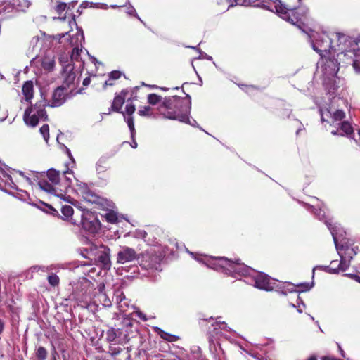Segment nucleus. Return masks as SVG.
<instances>
[{
    "label": "nucleus",
    "instance_id": "obj_1",
    "mask_svg": "<svg viewBox=\"0 0 360 360\" xmlns=\"http://www.w3.org/2000/svg\"><path fill=\"white\" fill-rule=\"evenodd\" d=\"M191 101L189 95L185 97L173 96L165 97L158 107V111L164 117L182 122H189Z\"/></svg>",
    "mask_w": 360,
    "mask_h": 360
},
{
    "label": "nucleus",
    "instance_id": "obj_2",
    "mask_svg": "<svg viewBox=\"0 0 360 360\" xmlns=\"http://www.w3.org/2000/svg\"><path fill=\"white\" fill-rule=\"evenodd\" d=\"M27 180L30 184H37L46 192L55 193V186L60 184V172L53 168L48 169L46 174L33 172L32 177H27Z\"/></svg>",
    "mask_w": 360,
    "mask_h": 360
},
{
    "label": "nucleus",
    "instance_id": "obj_3",
    "mask_svg": "<svg viewBox=\"0 0 360 360\" xmlns=\"http://www.w3.org/2000/svg\"><path fill=\"white\" fill-rule=\"evenodd\" d=\"M215 265L219 269H222L228 274H238L247 276L250 275L252 269L240 262V259H228L225 257H217L215 259Z\"/></svg>",
    "mask_w": 360,
    "mask_h": 360
},
{
    "label": "nucleus",
    "instance_id": "obj_4",
    "mask_svg": "<svg viewBox=\"0 0 360 360\" xmlns=\"http://www.w3.org/2000/svg\"><path fill=\"white\" fill-rule=\"evenodd\" d=\"M276 9L282 18L288 20L300 29H302L304 27L306 12L304 8H292L280 1V4L276 6Z\"/></svg>",
    "mask_w": 360,
    "mask_h": 360
},
{
    "label": "nucleus",
    "instance_id": "obj_5",
    "mask_svg": "<svg viewBox=\"0 0 360 360\" xmlns=\"http://www.w3.org/2000/svg\"><path fill=\"white\" fill-rule=\"evenodd\" d=\"M313 49L317 52L321 58L326 61H331L334 58L333 51H335L332 45V39L326 33L317 34L312 43Z\"/></svg>",
    "mask_w": 360,
    "mask_h": 360
},
{
    "label": "nucleus",
    "instance_id": "obj_6",
    "mask_svg": "<svg viewBox=\"0 0 360 360\" xmlns=\"http://www.w3.org/2000/svg\"><path fill=\"white\" fill-rule=\"evenodd\" d=\"M162 257L153 250H147L143 253L139 254L138 261L140 266L143 269L148 270L157 269L160 266Z\"/></svg>",
    "mask_w": 360,
    "mask_h": 360
},
{
    "label": "nucleus",
    "instance_id": "obj_7",
    "mask_svg": "<svg viewBox=\"0 0 360 360\" xmlns=\"http://www.w3.org/2000/svg\"><path fill=\"white\" fill-rule=\"evenodd\" d=\"M77 193L82 196V199L89 203L96 204L101 206L107 205L106 200L98 195L92 191L86 183L81 182L77 184Z\"/></svg>",
    "mask_w": 360,
    "mask_h": 360
},
{
    "label": "nucleus",
    "instance_id": "obj_8",
    "mask_svg": "<svg viewBox=\"0 0 360 360\" xmlns=\"http://www.w3.org/2000/svg\"><path fill=\"white\" fill-rule=\"evenodd\" d=\"M74 64L68 63L67 65H63L61 72L63 83L60 86H63L66 90L70 89V93H72L75 89L76 83V72L74 70Z\"/></svg>",
    "mask_w": 360,
    "mask_h": 360
},
{
    "label": "nucleus",
    "instance_id": "obj_9",
    "mask_svg": "<svg viewBox=\"0 0 360 360\" xmlns=\"http://www.w3.org/2000/svg\"><path fill=\"white\" fill-rule=\"evenodd\" d=\"M77 225H82L84 229L91 233H96L101 229L100 221L94 214L89 211L82 212Z\"/></svg>",
    "mask_w": 360,
    "mask_h": 360
},
{
    "label": "nucleus",
    "instance_id": "obj_10",
    "mask_svg": "<svg viewBox=\"0 0 360 360\" xmlns=\"http://www.w3.org/2000/svg\"><path fill=\"white\" fill-rule=\"evenodd\" d=\"M357 56V52L353 49L340 52L338 54V58L345 63H352L355 72L360 73V59L356 58Z\"/></svg>",
    "mask_w": 360,
    "mask_h": 360
},
{
    "label": "nucleus",
    "instance_id": "obj_11",
    "mask_svg": "<svg viewBox=\"0 0 360 360\" xmlns=\"http://www.w3.org/2000/svg\"><path fill=\"white\" fill-rule=\"evenodd\" d=\"M255 286L257 288L266 291H271L274 288L276 283L271 278L264 273H257L253 277Z\"/></svg>",
    "mask_w": 360,
    "mask_h": 360
},
{
    "label": "nucleus",
    "instance_id": "obj_12",
    "mask_svg": "<svg viewBox=\"0 0 360 360\" xmlns=\"http://www.w3.org/2000/svg\"><path fill=\"white\" fill-rule=\"evenodd\" d=\"M68 96V90L63 86H58L54 89L49 106L51 108L60 107L64 104Z\"/></svg>",
    "mask_w": 360,
    "mask_h": 360
},
{
    "label": "nucleus",
    "instance_id": "obj_13",
    "mask_svg": "<svg viewBox=\"0 0 360 360\" xmlns=\"http://www.w3.org/2000/svg\"><path fill=\"white\" fill-rule=\"evenodd\" d=\"M139 256V255L136 253L134 249L124 246L117 253V262L122 264L131 262L136 259L138 260Z\"/></svg>",
    "mask_w": 360,
    "mask_h": 360
},
{
    "label": "nucleus",
    "instance_id": "obj_14",
    "mask_svg": "<svg viewBox=\"0 0 360 360\" xmlns=\"http://www.w3.org/2000/svg\"><path fill=\"white\" fill-rule=\"evenodd\" d=\"M108 353L113 360H129L131 357L128 348L117 346V344H110Z\"/></svg>",
    "mask_w": 360,
    "mask_h": 360
},
{
    "label": "nucleus",
    "instance_id": "obj_15",
    "mask_svg": "<svg viewBox=\"0 0 360 360\" xmlns=\"http://www.w3.org/2000/svg\"><path fill=\"white\" fill-rule=\"evenodd\" d=\"M135 110V105L131 103H127L125 106V111L124 112V114H122L124 116V120L127 123L132 136L135 134L134 120L132 116Z\"/></svg>",
    "mask_w": 360,
    "mask_h": 360
},
{
    "label": "nucleus",
    "instance_id": "obj_16",
    "mask_svg": "<svg viewBox=\"0 0 360 360\" xmlns=\"http://www.w3.org/2000/svg\"><path fill=\"white\" fill-rule=\"evenodd\" d=\"M39 119L41 118L33 112L32 105L25 110L23 120L27 125L34 127L38 124Z\"/></svg>",
    "mask_w": 360,
    "mask_h": 360
},
{
    "label": "nucleus",
    "instance_id": "obj_17",
    "mask_svg": "<svg viewBox=\"0 0 360 360\" xmlns=\"http://www.w3.org/2000/svg\"><path fill=\"white\" fill-rule=\"evenodd\" d=\"M128 94L127 89H123L121 91L119 95H116L113 99L111 109L112 111L117 112H121L124 114V112L121 111L122 107L125 101V97Z\"/></svg>",
    "mask_w": 360,
    "mask_h": 360
},
{
    "label": "nucleus",
    "instance_id": "obj_18",
    "mask_svg": "<svg viewBox=\"0 0 360 360\" xmlns=\"http://www.w3.org/2000/svg\"><path fill=\"white\" fill-rule=\"evenodd\" d=\"M46 105H49L46 101L44 99H41L37 102L33 108V112L37 115L41 120L44 121L48 120V115L45 110Z\"/></svg>",
    "mask_w": 360,
    "mask_h": 360
},
{
    "label": "nucleus",
    "instance_id": "obj_19",
    "mask_svg": "<svg viewBox=\"0 0 360 360\" xmlns=\"http://www.w3.org/2000/svg\"><path fill=\"white\" fill-rule=\"evenodd\" d=\"M212 326L213 327V330L212 332L209 333L207 337L210 347L212 345H214V334L217 335L219 333V330L228 331L229 328L226 323H225L224 321H216Z\"/></svg>",
    "mask_w": 360,
    "mask_h": 360
},
{
    "label": "nucleus",
    "instance_id": "obj_20",
    "mask_svg": "<svg viewBox=\"0 0 360 360\" xmlns=\"http://www.w3.org/2000/svg\"><path fill=\"white\" fill-rule=\"evenodd\" d=\"M98 293L95 295L98 301L105 307H110L112 305L111 300L105 292V284L103 283L98 285Z\"/></svg>",
    "mask_w": 360,
    "mask_h": 360
},
{
    "label": "nucleus",
    "instance_id": "obj_21",
    "mask_svg": "<svg viewBox=\"0 0 360 360\" xmlns=\"http://www.w3.org/2000/svg\"><path fill=\"white\" fill-rule=\"evenodd\" d=\"M325 116L330 117L333 119V122H334L342 120L345 117V113L342 110H337L333 114L328 110H326V112L321 111V119L322 122H328Z\"/></svg>",
    "mask_w": 360,
    "mask_h": 360
},
{
    "label": "nucleus",
    "instance_id": "obj_22",
    "mask_svg": "<svg viewBox=\"0 0 360 360\" xmlns=\"http://www.w3.org/2000/svg\"><path fill=\"white\" fill-rule=\"evenodd\" d=\"M61 212L65 217L72 221V224H78V220L75 217L74 210L72 206L68 205L63 206L61 208Z\"/></svg>",
    "mask_w": 360,
    "mask_h": 360
},
{
    "label": "nucleus",
    "instance_id": "obj_23",
    "mask_svg": "<svg viewBox=\"0 0 360 360\" xmlns=\"http://www.w3.org/2000/svg\"><path fill=\"white\" fill-rule=\"evenodd\" d=\"M55 65L56 62L54 56L46 54L43 57L41 60V66L45 70L49 72L53 70Z\"/></svg>",
    "mask_w": 360,
    "mask_h": 360
},
{
    "label": "nucleus",
    "instance_id": "obj_24",
    "mask_svg": "<svg viewBox=\"0 0 360 360\" xmlns=\"http://www.w3.org/2000/svg\"><path fill=\"white\" fill-rule=\"evenodd\" d=\"M22 91L27 101L31 100L34 94V85L32 81H27L24 83Z\"/></svg>",
    "mask_w": 360,
    "mask_h": 360
},
{
    "label": "nucleus",
    "instance_id": "obj_25",
    "mask_svg": "<svg viewBox=\"0 0 360 360\" xmlns=\"http://www.w3.org/2000/svg\"><path fill=\"white\" fill-rule=\"evenodd\" d=\"M122 73L119 70H113L108 74V79L104 82L103 86L106 89L108 86H114L115 81L119 79Z\"/></svg>",
    "mask_w": 360,
    "mask_h": 360
},
{
    "label": "nucleus",
    "instance_id": "obj_26",
    "mask_svg": "<svg viewBox=\"0 0 360 360\" xmlns=\"http://www.w3.org/2000/svg\"><path fill=\"white\" fill-rule=\"evenodd\" d=\"M340 256L348 259V260H351L354 256L352 245H343L340 249Z\"/></svg>",
    "mask_w": 360,
    "mask_h": 360
},
{
    "label": "nucleus",
    "instance_id": "obj_27",
    "mask_svg": "<svg viewBox=\"0 0 360 360\" xmlns=\"http://www.w3.org/2000/svg\"><path fill=\"white\" fill-rule=\"evenodd\" d=\"M119 330L111 327L106 331V341L110 344H116Z\"/></svg>",
    "mask_w": 360,
    "mask_h": 360
},
{
    "label": "nucleus",
    "instance_id": "obj_28",
    "mask_svg": "<svg viewBox=\"0 0 360 360\" xmlns=\"http://www.w3.org/2000/svg\"><path fill=\"white\" fill-rule=\"evenodd\" d=\"M115 297H116V302L117 304V307L120 312H125L124 307L122 305V302L124 301L126 299L125 295L123 292L117 290L115 293Z\"/></svg>",
    "mask_w": 360,
    "mask_h": 360
},
{
    "label": "nucleus",
    "instance_id": "obj_29",
    "mask_svg": "<svg viewBox=\"0 0 360 360\" xmlns=\"http://www.w3.org/2000/svg\"><path fill=\"white\" fill-rule=\"evenodd\" d=\"M110 249L108 248H105V250L102 251L98 256V261L102 263L104 266H107L110 262L109 256Z\"/></svg>",
    "mask_w": 360,
    "mask_h": 360
},
{
    "label": "nucleus",
    "instance_id": "obj_30",
    "mask_svg": "<svg viewBox=\"0 0 360 360\" xmlns=\"http://www.w3.org/2000/svg\"><path fill=\"white\" fill-rule=\"evenodd\" d=\"M13 4L20 11H25L27 9L31 3L29 0H13Z\"/></svg>",
    "mask_w": 360,
    "mask_h": 360
},
{
    "label": "nucleus",
    "instance_id": "obj_31",
    "mask_svg": "<svg viewBox=\"0 0 360 360\" xmlns=\"http://www.w3.org/2000/svg\"><path fill=\"white\" fill-rule=\"evenodd\" d=\"M102 217H105L106 221L110 224H115L118 220L117 212L112 210H107L104 214H102Z\"/></svg>",
    "mask_w": 360,
    "mask_h": 360
},
{
    "label": "nucleus",
    "instance_id": "obj_32",
    "mask_svg": "<svg viewBox=\"0 0 360 360\" xmlns=\"http://www.w3.org/2000/svg\"><path fill=\"white\" fill-rule=\"evenodd\" d=\"M158 335L161 338L168 341V342H175L178 340L179 338L174 335L170 334L167 332H165L161 329H159Z\"/></svg>",
    "mask_w": 360,
    "mask_h": 360
},
{
    "label": "nucleus",
    "instance_id": "obj_33",
    "mask_svg": "<svg viewBox=\"0 0 360 360\" xmlns=\"http://www.w3.org/2000/svg\"><path fill=\"white\" fill-rule=\"evenodd\" d=\"M340 129L347 136L352 135L354 133L353 127L349 122L344 121L340 124Z\"/></svg>",
    "mask_w": 360,
    "mask_h": 360
},
{
    "label": "nucleus",
    "instance_id": "obj_34",
    "mask_svg": "<svg viewBox=\"0 0 360 360\" xmlns=\"http://www.w3.org/2000/svg\"><path fill=\"white\" fill-rule=\"evenodd\" d=\"M35 354L38 360H46L48 356V352L45 347L39 346L36 349Z\"/></svg>",
    "mask_w": 360,
    "mask_h": 360
},
{
    "label": "nucleus",
    "instance_id": "obj_35",
    "mask_svg": "<svg viewBox=\"0 0 360 360\" xmlns=\"http://www.w3.org/2000/svg\"><path fill=\"white\" fill-rule=\"evenodd\" d=\"M47 280H48L49 283L52 287L58 286L59 285V283H60L59 277L56 274H54V273L50 274L48 276V277H47Z\"/></svg>",
    "mask_w": 360,
    "mask_h": 360
},
{
    "label": "nucleus",
    "instance_id": "obj_36",
    "mask_svg": "<svg viewBox=\"0 0 360 360\" xmlns=\"http://www.w3.org/2000/svg\"><path fill=\"white\" fill-rule=\"evenodd\" d=\"M341 259L338 264V271H345L349 266V262L350 260H348V259L344 258L343 257H340Z\"/></svg>",
    "mask_w": 360,
    "mask_h": 360
},
{
    "label": "nucleus",
    "instance_id": "obj_37",
    "mask_svg": "<svg viewBox=\"0 0 360 360\" xmlns=\"http://www.w3.org/2000/svg\"><path fill=\"white\" fill-rule=\"evenodd\" d=\"M162 97L155 94H150L148 95V102L150 105H156L160 102Z\"/></svg>",
    "mask_w": 360,
    "mask_h": 360
},
{
    "label": "nucleus",
    "instance_id": "obj_38",
    "mask_svg": "<svg viewBox=\"0 0 360 360\" xmlns=\"http://www.w3.org/2000/svg\"><path fill=\"white\" fill-rule=\"evenodd\" d=\"M108 167L107 160L105 158H101L96 164V170L98 172H102L105 169Z\"/></svg>",
    "mask_w": 360,
    "mask_h": 360
},
{
    "label": "nucleus",
    "instance_id": "obj_39",
    "mask_svg": "<svg viewBox=\"0 0 360 360\" xmlns=\"http://www.w3.org/2000/svg\"><path fill=\"white\" fill-rule=\"evenodd\" d=\"M41 134L43 136L44 139L47 143L49 139V126L48 124H44L39 129Z\"/></svg>",
    "mask_w": 360,
    "mask_h": 360
},
{
    "label": "nucleus",
    "instance_id": "obj_40",
    "mask_svg": "<svg viewBox=\"0 0 360 360\" xmlns=\"http://www.w3.org/2000/svg\"><path fill=\"white\" fill-rule=\"evenodd\" d=\"M81 49L77 47L73 48L72 50V53L70 55L71 63L72 61L76 60L78 61L80 58V52Z\"/></svg>",
    "mask_w": 360,
    "mask_h": 360
},
{
    "label": "nucleus",
    "instance_id": "obj_41",
    "mask_svg": "<svg viewBox=\"0 0 360 360\" xmlns=\"http://www.w3.org/2000/svg\"><path fill=\"white\" fill-rule=\"evenodd\" d=\"M151 111V108L149 105L143 106L139 110L138 114L140 116H149Z\"/></svg>",
    "mask_w": 360,
    "mask_h": 360
},
{
    "label": "nucleus",
    "instance_id": "obj_42",
    "mask_svg": "<svg viewBox=\"0 0 360 360\" xmlns=\"http://www.w3.org/2000/svg\"><path fill=\"white\" fill-rule=\"evenodd\" d=\"M337 261H332L330 265L329 266H326L325 269L330 273H337L338 272V266L336 267Z\"/></svg>",
    "mask_w": 360,
    "mask_h": 360
},
{
    "label": "nucleus",
    "instance_id": "obj_43",
    "mask_svg": "<svg viewBox=\"0 0 360 360\" xmlns=\"http://www.w3.org/2000/svg\"><path fill=\"white\" fill-rule=\"evenodd\" d=\"M238 86L245 92H249L250 90L256 89L259 90V88L255 85H246V84H238Z\"/></svg>",
    "mask_w": 360,
    "mask_h": 360
},
{
    "label": "nucleus",
    "instance_id": "obj_44",
    "mask_svg": "<svg viewBox=\"0 0 360 360\" xmlns=\"http://www.w3.org/2000/svg\"><path fill=\"white\" fill-rule=\"evenodd\" d=\"M66 7H67V4L65 3H59L56 7V11L60 15L65 9H66Z\"/></svg>",
    "mask_w": 360,
    "mask_h": 360
},
{
    "label": "nucleus",
    "instance_id": "obj_45",
    "mask_svg": "<svg viewBox=\"0 0 360 360\" xmlns=\"http://www.w3.org/2000/svg\"><path fill=\"white\" fill-rule=\"evenodd\" d=\"M63 174L65 177L67 186H69L71 183V179L69 178V176H67L66 175L67 174H72V172L70 171L69 169H68L67 170L63 172Z\"/></svg>",
    "mask_w": 360,
    "mask_h": 360
},
{
    "label": "nucleus",
    "instance_id": "obj_46",
    "mask_svg": "<svg viewBox=\"0 0 360 360\" xmlns=\"http://www.w3.org/2000/svg\"><path fill=\"white\" fill-rule=\"evenodd\" d=\"M321 360H342V359H338V358L335 357L334 356L327 355V356H323L321 358Z\"/></svg>",
    "mask_w": 360,
    "mask_h": 360
},
{
    "label": "nucleus",
    "instance_id": "obj_47",
    "mask_svg": "<svg viewBox=\"0 0 360 360\" xmlns=\"http://www.w3.org/2000/svg\"><path fill=\"white\" fill-rule=\"evenodd\" d=\"M339 352L342 358L346 359V353L339 343H337Z\"/></svg>",
    "mask_w": 360,
    "mask_h": 360
},
{
    "label": "nucleus",
    "instance_id": "obj_48",
    "mask_svg": "<svg viewBox=\"0 0 360 360\" xmlns=\"http://www.w3.org/2000/svg\"><path fill=\"white\" fill-rule=\"evenodd\" d=\"M90 82H91V78H90V77H87L83 80L82 85L84 87H86L89 85Z\"/></svg>",
    "mask_w": 360,
    "mask_h": 360
},
{
    "label": "nucleus",
    "instance_id": "obj_49",
    "mask_svg": "<svg viewBox=\"0 0 360 360\" xmlns=\"http://www.w3.org/2000/svg\"><path fill=\"white\" fill-rule=\"evenodd\" d=\"M5 328V323L0 319V335L3 333Z\"/></svg>",
    "mask_w": 360,
    "mask_h": 360
},
{
    "label": "nucleus",
    "instance_id": "obj_50",
    "mask_svg": "<svg viewBox=\"0 0 360 360\" xmlns=\"http://www.w3.org/2000/svg\"><path fill=\"white\" fill-rule=\"evenodd\" d=\"M123 323L127 326H132V322L130 319H124V321H123Z\"/></svg>",
    "mask_w": 360,
    "mask_h": 360
},
{
    "label": "nucleus",
    "instance_id": "obj_51",
    "mask_svg": "<svg viewBox=\"0 0 360 360\" xmlns=\"http://www.w3.org/2000/svg\"><path fill=\"white\" fill-rule=\"evenodd\" d=\"M335 37L338 39V40H342V39L345 40V38H346L345 34H342L340 33H336Z\"/></svg>",
    "mask_w": 360,
    "mask_h": 360
},
{
    "label": "nucleus",
    "instance_id": "obj_52",
    "mask_svg": "<svg viewBox=\"0 0 360 360\" xmlns=\"http://www.w3.org/2000/svg\"><path fill=\"white\" fill-rule=\"evenodd\" d=\"M65 152H66L67 155H68V157L70 158V159L73 162H75V160H74V159H73V157H72V154H71V152H70V149H69V148H66V150H65Z\"/></svg>",
    "mask_w": 360,
    "mask_h": 360
},
{
    "label": "nucleus",
    "instance_id": "obj_53",
    "mask_svg": "<svg viewBox=\"0 0 360 360\" xmlns=\"http://www.w3.org/2000/svg\"><path fill=\"white\" fill-rule=\"evenodd\" d=\"M127 3V1L126 0H124L122 1V2H120V4H115V5H112L111 6L113 7V8H115V7H121V6H124L125 5V4Z\"/></svg>",
    "mask_w": 360,
    "mask_h": 360
},
{
    "label": "nucleus",
    "instance_id": "obj_54",
    "mask_svg": "<svg viewBox=\"0 0 360 360\" xmlns=\"http://www.w3.org/2000/svg\"><path fill=\"white\" fill-rule=\"evenodd\" d=\"M352 248H353V251L354 253V256L357 254V252L359 251L358 246H352Z\"/></svg>",
    "mask_w": 360,
    "mask_h": 360
},
{
    "label": "nucleus",
    "instance_id": "obj_55",
    "mask_svg": "<svg viewBox=\"0 0 360 360\" xmlns=\"http://www.w3.org/2000/svg\"><path fill=\"white\" fill-rule=\"evenodd\" d=\"M122 305L124 307L125 311H127V308H128V307H129V304H128L127 300H125L124 301L122 302Z\"/></svg>",
    "mask_w": 360,
    "mask_h": 360
},
{
    "label": "nucleus",
    "instance_id": "obj_56",
    "mask_svg": "<svg viewBox=\"0 0 360 360\" xmlns=\"http://www.w3.org/2000/svg\"><path fill=\"white\" fill-rule=\"evenodd\" d=\"M307 360H317V357L315 355H311Z\"/></svg>",
    "mask_w": 360,
    "mask_h": 360
},
{
    "label": "nucleus",
    "instance_id": "obj_57",
    "mask_svg": "<svg viewBox=\"0 0 360 360\" xmlns=\"http://www.w3.org/2000/svg\"><path fill=\"white\" fill-rule=\"evenodd\" d=\"M235 2L236 4H243L244 3V1L243 0H235Z\"/></svg>",
    "mask_w": 360,
    "mask_h": 360
},
{
    "label": "nucleus",
    "instance_id": "obj_58",
    "mask_svg": "<svg viewBox=\"0 0 360 360\" xmlns=\"http://www.w3.org/2000/svg\"><path fill=\"white\" fill-rule=\"evenodd\" d=\"M95 360H109L105 357H100V356H97L95 358Z\"/></svg>",
    "mask_w": 360,
    "mask_h": 360
},
{
    "label": "nucleus",
    "instance_id": "obj_59",
    "mask_svg": "<svg viewBox=\"0 0 360 360\" xmlns=\"http://www.w3.org/2000/svg\"><path fill=\"white\" fill-rule=\"evenodd\" d=\"M354 276L356 281H358L359 283H360V276L358 275H354Z\"/></svg>",
    "mask_w": 360,
    "mask_h": 360
},
{
    "label": "nucleus",
    "instance_id": "obj_60",
    "mask_svg": "<svg viewBox=\"0 0 360 360\" xmlns=\"http://www.w3.org/2000/svg\"><path fill=\"white\" fill-rule=\"evenodd\" d=\"M64 60H65V58H63V57H60V63L63 65V63H65V62Z\"/></svg>",
    "mask_w": 360,
    "mask_h": 360
},
{
    "label": "nucleus",
    "instance_id": "obj_61",
    "mask_svg": "<svg viewBox=\"0 0 360 360\" xmlns=\"http://www.w3.org/2000/svg\"><path fill=\"white\" fill-rule=\"evenodd\" d=\"M56 350H54V353L52 354V359L51 360H56Z\"/></svg>",
    "mask_w": 360,
    "mask_h": 360
},
{
    "label": "nucleus",
    "instance_id": "obj_62",
    "mask_svg": "<svg viewBox=\"0 0 360 360\" xmlns=\"http://www.w3.org/2000/svg\"><path fill=\"white\" fill-rule=\"evenodd\" d=\"M331 134H333V135H338V130H333L331 131Z\"/></svg>",
    "mask_w": 360,
    "mask_h": 360
},
{
    "label": "nucleus",
    "instance_id": "obj_63",
    "mask_svg": "<svg viewBox=\"0 0 360 360\" xmlns=\"http://www.w3.org/2000/svg\"><path fill=\"white\" fill-rule=\"evenodd\" d=\"M202 319H203V320H205V321H208V320H213L214 319H213V317H212V316H210L209 319H207V318H203Z\"/></svg>",
    "mask_w": 360,
    "mask_h": 360
},
{
    "label": "nucleus",
    "instance_id": "obj_64",
    "mask_svg": "<svg viewBox=\"0 0 360 360\" xmlns=\"http://www.w3.org/2000/svg\"><path fill=\"white\" fill-rule=\"evenodd\" d=\"M160 89L162 90V91H167L169 89L168 88H166V87H160Z\"/></svg>",
    "mask_w": 360,
    "mask_h": 360
}]
</instances>
